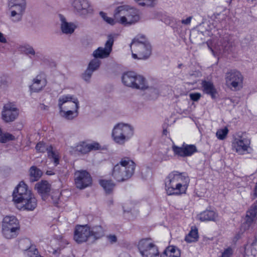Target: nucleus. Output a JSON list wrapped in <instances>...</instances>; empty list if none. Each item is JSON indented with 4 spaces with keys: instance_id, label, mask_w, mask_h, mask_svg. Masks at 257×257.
Masks as SVG:
<instances>
[{
    "instance_id": "nucleus-1",
    "label": "nucleus",
    "mask_w": 257,
    "mask_h": 257,
    "mask_svg": "<svg viewBox=\"0 0 257 257\" xmlns=\"http://www.w3.org/2000/svg\"><path fill=\"white\" fill-rule=\"evenodd\" d=\"M13 200L20 209L34 210L37 206V200L24 181H21L13 193Z\"/></svg>"
},
{
    "instance_id": "nucleus-2",
    "label": "nucleus",
    "mask_w": 257,
    "mask_h": 257,
    "mask_svg": "<svg viewBox=\"0 0 257 257\" xmlns=\"http://www.w3.org/2000/svg\"><path fill=\"white\" fill-rule=\"evenodd\" d=\"M189 178L185 173L173 171L165 180V190L168 195H180L185 193Z\"/></svg>"
},
{
    "instance_id": "nucleus-3",
    "label": "nucleus",
    "mask_w": 257,
    "mask_h": 257,
    "mask_svg": "<svg viewBox=\"0 0 257 257\" xmlns=\"http://www.w3.org/2000/svg\"><path fill=\"white\" fill-rule=\"evenodd\" d=\"M59 114L67 120H72L78 114L79 101L76 97L70 94L60 96L58 100Z\"/></svg>"
},
{
    "instance_id": "nucleus-4",
    "label": "nucleus",
    "mask_w": 257,
    "mask_h": 257,
    "mask_svg": "<svg viewBox=\"0 0 257 257\" xmlns=\"http://www.w3.org/2000/svg\"><path fill=\"white\" fill-rule=\"evenodd\" d=\"M104 231L101 226H95L90 228L89 226L77 225L74 233V239L78 243L87 241L89 239L92 241L103 236Z\"/></svg>"
},
{
    "instance_id": "nucleus-5",
    "label": "nucleus",
    "mask_w": 257,
    "mask_h": 257,
    "mask_svg": "<svg viewBox=\"0 0 257 257\" xmlns=\"http://www.w3.org/2000/svg\"><path fill=\"white\" fill-rule=\"evenodd\" d=\"M114 17L116 21L124 26H130L138 22L140 14L138 10L128 6H120L115 9Z\"/></svg>"
},
{
    "instance_id": "nucleus-6",
    "label": "nucleus",
    "mask_w": 257,
    "mask_h": 257,
    "mask_svg": "<svg viewBox=\"0 0 257 257\" xmlns=\"http://www.w3.org/2000/svg\"><path fill=\"white\" fill-rule=\"evenodd\" d=\"M135 167V163L132 160L123 158L114 166L112 176L118 182L125 181L133 176Z\"/></svg>"
},
{
    "instance_id": "nucleus-7",
    "label": "nucleus",
    "mask_w": 257,
    "mask_h": 257,
    "mask_svg": "<svg viewBox=\"0 0 257 257\" xmlns=\"http://www.w3.org/2000/svg\"><path fill=\"white\" fill-rule=\"evenodd\" d=\"M132 57L135 59H146L151 54V46L144 36H138L131 44Z\"/></svg>"
},
{
    "instance_id": "nucleus-8",
    "label": "nucleus",
    "mask_w": 257,
    "mask_h": 257,
    "mask_svg": "<svg viewBox=\"0 0 257 257\" xmlns=\"http://www.w3.org/2000/svg\"><path fill=\"white\" fill-rule=\"evenodd\" d=\"M134 135L133 127L128 124L118 123L112 131L113 140L119 145L124 144Z\"/></svg>"
},
{
    "instance_id": "nucleus-9",
    "label": "nucleus",
    "mask_w": 257,
    "mask_h": 257,
    "mask_svg": "<svg viewBox=\"0 0 257 257\" xmlns=\"http://www.w3.org/2000/svg\"><path fill=\"white\" fill-rule=\"evenodd\" d=\"M8 7L10 18L15 23L22 20L27 8L26 0H8Z\"/></svg>"
},
{
    "instance_id": "nucleus-10",
    "label": "nucleus",
    "mask_w": 257,
    "mask_h": 257,
    "mask_svg": "<svg viewBox=\"0 0 257 257\" xmlns=\"http://www.w3.org/2000/svg\"><path fill=\"white\" fill-rule=\"evenodd\" d=\"M226 85L231 90L237 91L243 87V76L236 69L229 70L225 75Z\"/></svg>"
},
{
    "instance_id": "nucleus-11",
    "label": "nucleus",
    "mask_w": 257,
    "mask_h": 257,
    "mask_svg": "<svg viewBox=\"0 0 257 257\" xmlns=\"http://www.w3.org/2000/svg\"><path fill=\"white\" fill-rule=\"evenodd\" d=\"M138 247L142 257H160L158 247L152 241L150 238H144L140 240Z\"/></svg>"
},
{
    "instance_id": "nucleus-12",
    "label": "nucleus",
    "mask_w": 257,
    "mask_h": 257,
    "mask_svg": "<svg viewBox=\"0 0 257 257\" xmlns=\"http://www.w3.org/2000/svg\"><path fill=\"white\" fill-rule=\"evenodd\" d=\"M71 6L74 12L81 17L93 14V6L89 0H71Z\"/></svg>"
},
{
    "instance_id": "nucleus-13",
    "label": "nucleus",
    "mask_w": 257,
    "mask_h": 257,
    "mask_svg": "<svg viewBox=\"0 0 257 257\" xmlns=\"http://www.w3.org/2000/svg\"><path fill=\"white\" fill-rule=\"evenodd\" d=\"M74 182L77 188L83 189L91 184L92 178L85 170L76 171L74 173Z\"/></svg>"
},
{
    "instance_id": "nucleus-14",
    "label": "nucleus",
    "mask_w": 257,
    "mask_h": 257,
    "mask_svg": "<svg viewBox=\"0 0 257 257\" xmlns=\"http://www.w3.org/2000/svg\"><path fill=\"white\" fill-rule=\"evenodd\" d=\"M114 38L112 35H108L104 48L100 47L94 50L92 56L95 58L103 59L108 57L112 51Z\"/></svg>"
},
{
    "instance_id": "nucleus-15",
    "label": "nucleus",
    "mask_w": 257,
    "mask_h": 257,
    "mask_svg": "<svg viewBox=\"0 0 257 257\" xmlns=\"http://www.w3.org/2000/svg\"><path fill=\"white\" fill-rule=\"evenodd\" d=\"M19 115V109L12 103L6 104L2 113L3 119L6 122L14 121Z\"/></svg>"
},
{
    "instance_id": "nucleus-16",
    "label": "nucleus",
    "mask_w": 257,
    "mask_h": 257,
    "mask_svg": "<svg viewBox=\"0 0 257 257\" xmlns=\"http://www.w3.org/2000/svg\"><path fill=\"white\" fill-rule=\"evenodd\" d=\"M37 152L40 153L47 152L48 156L50 159H53L55 166L59 163V157L57 153L53 151L52 146L47 145L43 142H39L36 146Z\"/></svg>"
},
{
    "instance_id": "nucleus-17",
    "label": "nucleus",
    "mask_w": 257,
    "mask_h": 257,
    "mask_svg": "<svg viewBox=\"0 0 257 257\" xmlns=\"http://www.w3.org/2000/svg\"><path fill=\"white\" fill-rule=\"evenodd\" d=\"M172 150L175 155L183 157L191 156L197 151L195 145L186 144H183L181 147L174 145Z\"/></svg>"
},
{
    "instance_id": "nucleus-18",
    "label": "nucleus",
    "mask_w": 257,
    "mask_h": 257,
    "mask_svg": "<svg viewBox=\"0 0 257 257\" xmlns=\"http://www.w3.org/2000/svg\"><path fill=\"white\" fill-rule=\"evenodd\" d=\"M250 143V142L248 139L239 137L234 139L232 143V147L236 152L241 154L247 150Z\"/></svg>"
},
{
    "instance_id": "nucleus-19",
    "label": "nucleus",
    "mask_w": 257,
    "mask_h": 257,
    "mask_svg": "<svg viewBox=\"0 0 257 257\" xmlns=\"http://www.w3.org/2000/svg\"><path fill=\"white\" fill-rule=\"evenodd\" d=\"M35 188L43 200L46 199L51 191V185L45 180L36 183Z\"/></svg>"
},
{
    "instance_id": "nucleus-20",
    "label": "nucleus",
    "mask_w": 257,
    "mask_h": 257,
    "mask_svg": "<svg viewBox=\"0 0 257 257\" xmlns=\"http://www.w3.org/2000/svg\"><path fill=\"white\" fill-rule=\"evenodd\" d=\"M59 18L62 32L66 35H71L73 33L76 28V25L73 23L67 22L65 18L62 15H59Z\"/></svg>"
},
{
    "instance_id": "nucleus-21",
    "label": "nucleus",
    "mask_w": 257,
    "mask_h": 257,
    "mask_svg": "<svg viewBox=\"0 0 257 257\" xmlns=\"http://www.w3.org/2000/svg\"><path fill=\"white\" fill-rule=\"evenodd\" d=\"M46 80L42 75H37L30 86L31 90L35 92L41 91L46 85Z\"/></svg>"
},
{
    "instance_id": "nucleus-22",
    "label": "nucleus",
    "mask_w": 257,
    "mask_h": 257,
    "mask_svg": "<svg viewBox=\"0 0 257 257\" xmlns=\"http://www.w3.org/2000/svg\"><path fill=\"white\" fill-rule=\"evenodd\" d=\"M202 91L204 93L210 95L212 98L215 97L217 93L213 83L210 81L203 80L201 83Z\"/></svg>"
},
{
    "instance_id": "nucleus-23",
    "label": "nucleus",
    "mask_w": 257,
    "mask_h": 257,
    "mask_svg": "<svg viewBox=\"0 0 257 257\" xmlns=\"http://www.w3.org/2000/svg\"><path fill=\"white\" fill-rule=\"evenodd\" d=\"M198 218L201 221H214L218 218V214L213 210H206L201 212Z\"/></svg>"
},
{
    "instance_id": "nucleus-24",
    "label": "nucleus",
    "mask_w": 257,
    "mask_h": 257,
    "mask_svg": "<svg viewBox=\"0 0 257 257\" xmlns=\"http://www.w3.org/2000/svg\"><path fill=\"white\" fill-rule=\"evenodd\" d=\"M134 81V86H133V88L140 90H146L149 87L147 80L142 75L137 73Z\"/></svg>"
},
{
    "instance_id": "nucleus-25",
    "label": "nucleus",
    "mask_w": 257,
    "mask_h": 257,
    "mask_svg": "<svg viewBox=\"0 0 257 257\" xmlns=\"http://www.w3.org/2000/svg\"><path fill=\"white\" fill-rule=\"evenodd\" d=\"M19 246L21 249L23 250H29V252L32 253L38 252L35 246L32 244L31 240L29 238H26L20 239Z\"/></svg>"
},
{
    "instance_id": "nucleus-26",
    "label": "nucleus",
    "mask_w": 257,
    "mask_h": 257,
    "mask_svg": "<svg viewBox=\"0 0 257 257\" xmlns=\"http://www.w3.org/2000/svg\"><path fill=\"white\" fill-rule=\"evenodd\" d=\"M7 227L20 228L19 222L17 218L14 216L5 217L2 221V227Z\"/></svg>"
},
{
    "instance_id": "nucleus-27",
    "label": "nucleus",
    "mask_w": 257,
    "mask_h": 257,
    "mask_svg": "<svg viewBox=\"0 0 257 257\" xmlns=\"http://www.w3.org/2000/svg\"><path fill=\"white\" fill-rule=\"evenodd\" d=\"M136 74L137 73L134 71H128L123 73L121 77L122 83L125 86L133 88Z\"/></svg>"
},
{
    "instance_id": "nucleus-28",
    "label": "nucleus",
    "mask_w": 257,
    "mask_h": 257,
    "mask_svg": "<svg viewBox=\"0 0 257 257\" xmlns=\"http://www.w3.org/2000/svg\"><path fill=\"white\" fill-rule=\"evenodd\" d=\"M20 228L16 227H2V232L3 235L7 239L15 238L19 234Z\"/></svg>"
},
{
    "instance_id": "nucleus-29",
    "label": "nucleus",
    "mask_w": 257,
    "mask_h": 257,
    "mask_svg": "<svg viewBox=\"0 0 257 257\" xmlns=\"http://www.w3.org/2000/svg\"><path fill=\"white\" fill-rule=\"evenodd\" d=\"M180 250L175 246L167 248L160 257H180Z\"/></svg>"
},
{
    "instance_id": "nucleus-30",
    "label": "nucleus",
    "mask_w": 257,
    "mask_h": 257,
    "mask_svg": "<svg viewBox=\"0 0 257 257\" xmlns=\"http://www.w3.org/2000/svg\"><path fill=\"white\" fill-rule=\"evenodd\" d=\"M221 49L219 48V53H221V50L228 51L231 47H232L233 43L232 37L229 35H225L221 40Z\"/></svg>"
},
{
    "instance_id": "nucleus-31",
    "label": "nucleus",
    "mask_w": 257,
    "mask_h": 257,
    "mask_svg": "<svg viewBox=\"0 0 257 257\" xmlns=\"http://www.w3.org/2000/svg\"><path fill=\"white\" fill-rule=\"evenodd\" d=\"M30 181L35 182L38 180L42 175V172L36 166H32L29 170Z\"/></svg>"
},
{
    "instance_id": "nucleus-32",
    "label": "nucleus",
    "mask_w": 257,
    "mask_h": 257,
    "mask_svg": "<svg viewBox=\"0 0 257 257\" xmlns=\"http://www.w3.org/2000/svg\"><path fill=\"white\" fill-rule=\"evenodd\" d=\"M256 215L249 211H247L245 216V222L242 225V227L244 230L249 229L251 224L255 220Z\"/></svg>"
},
{
    "instance_id": "nucleus-33",
    "label": "nucleus",
    "mask_w": 257,
    "mask_h": 257,
    "mask_svg": "<svg viewBox=\"0 0 257 257\" xmlns=\"http://www.w3.org/2000/svg\"><path fill=\"white\" fill-rule=\"evenodd\" d=\"M20 51L23 53H25L27 55H30V57L31 58V56L35 57H37V53H36L34 48L29 45L25 44L20 47Z\"/></svg>"
},
{
    "instance_id": "nucleus-34",
    "label": "nucleus",
    "mask_w": 257,
    "mask_h": 257,
    "mask_svg": "<svg viewBox=\"0 0 257 257\" xmlns=\"http://www.w3.org/2000/svg\"><path fill=\"white\" fill-rule=\"evenodd\" d=\"M100 184L106 193H110L115 187V184L112 180H102L100 181Z\"/></svg>"
},
{
    "instance_id": "nucleus-35",
    "label": "nucleus",
    "mask_w": 257,
    "mask_h": 257,
    "mask_svg": "<svg viewBox=\"0 0 257 257\" xmlns=\"http://www.w3.org/2000/svg\"><path fill=\"white\" fill-rule=\"evenodd\" d=\"M198 238V230L196 228L191 229L189 233L186 236L185 240L188 243L195 242Z\"/></svg>"
},
{
    "instance_id": "nucleus-36",
    "label": "nucleus",
    "mask_w": 257,
    "mask_h": 257,
    "mask_svg": "<svg viewBox=\"0 0 257 257\" xmlns=\"http://www.w3.org/2000/svg\"><path fill=\"white\" fill-rule=\"evenodd\" d=\"M100 64V60L98 59V58H94V59L91 60L89 62L87 67V69H89L92 72H94L98 69Z\"/></svg>"
},
{
    "instance_id": "nucleus-37",
    "label": "nucleus",
    "mask_w": 257,
    "mask_h": 257,
    "mask_svg": "<svg viewBox=\"0 0 257 257\" xmlns=\"http://www.w3.org/2000/svg\"><path fill=\"white\" fill-rule=\"evenodd\" d=\"M228 133V130L227 127H225L218 130L216 133V136L219 140H223L226 138Z\"/></svg>"
},
{
    "instance_id": "nucleus-38",
    "label": "nucleus",
    "mask_w": 257,
    "mask_h": 257,
    "mask_svg": "<svg viewBox=\"0 0 257 257\" xmlns=\"http://www.w3.org/2000/svg\"><path fill=\"white\" fill-rule=\"evenodd\" d=\"M138 4L143 7H152L155 4L156 0H134Z\"/></svg>"
},
{
    "instance_id": "nucleus-39",
    "label": "nucleus",
    "mask_w": 257,
    "mask_h": 257,
    "mask_svg": "<svg viewBox=\"0 0 257 257\" xmlns=\"http://www.w3.org/2000/svg\"><path fill=\"white\" fill-rule=\"evenodd\" d=\"M14 139L15 137L9 133H3L2 136H0V142L2 143H6Z\"/></svg>"
},
{
    "instance_id": "nucleus-40",
    "label": "nucleus",
    "mask_w": 257,
    "mask_h": 257,
    "mask_svg": "<svg viewBox=\"0 0 257 257\" xmlns=\"http://www.w3.org/2000/svg\"><path fill=\"white\" fill-rule=\"evenodd\" d=\"M100 15L103 18V19L108 24H110L111 25H114L115 23H118L115 18L112 19V18L108 17L106 16V14L104 12H101L100 13Z\"/></svg>"
},
{
    "instance_id": "nucleus-41",
    "label": "nucleus",
    "mask_w": 257,
    "mask_h": 257,
    "mask_svg": "<svg viewBox=\"0 0 257 257\" xmlns=\"http://www.w3.org/2000/svg\"><path fill=\"white\" fill-rule=\"evenodd\" d=\"M77 150L82 154H86L89 152L87 144L83 143L77 146Z\"/></svg>"
},
{
    "instance_id": "nucleus-42",
    "label": "nucleus",
    "mask_w": 257,
    "mask_h": 257,
    "mask_svg": "<svg viewBox=\"0 0 257 257\" xmlns=\"http://www.w3.org/2000/svg\"><path fill=\"white\" fill-rule=\"evenodd\" d=\"M212 18L216 22L222 23L223 21H225L226 16L222 13H216L214 14Z\"/></svg>"
},
{
    "instance_id": "nucleus-43",
    "label": "nucleus",
    "mask_w": 257,
    "mask_h": 257,
    "mask_svg": "<svg viewBox=\"0 0 257 257\" xmlns=\"http://www.w3.org/2000/svg\"><path fill=\"white\" fill-rule=\"evenodd\" d=\"M93 72L87 69L82 74V79L87 82H90V80Z\"/></svg>"
},
{
    "instance_id": "nucleus-44",
    "label": "nucleus",
    "mask_w": 257,
    "mask_h": 257,
    "mask_svg": "<svg viewBox=\"0 0 257 257\" xmlns=\"http://www.w3.org/2000/svg\"><path fill=\"white\" fill-rule=\"evenodd\" d=\"M89 152L91 151H95L100 149L101 146L98 143H92L90 144H87Z\"/></svg>"
},
{
    "instance_id": "nucleus-45",
    "label": "nucleus",
    "mask_w": 257,
    "mask_h": 257,
    "mask_svg": "<svg viewBox=\"0 0 257 257\" xmlns=\"http://www.w3.org/2000/svg\"><path fill=\"white\" fill-rule=\"evenodd\" d=\"M201 94L200 93H192L189 94L190 99L194 101H198L201 97Z\"/></svg>"
},
{
    "instance_id": "nucleus-46",
    "label": "nucleus",
    "mask_w": 257,
    "mask_h": 257,
    "mask_svg": "<svg viewBox=\"0 0 257 257\" xmlns=\"http://www.w3.org/2000/svg\"><path fill=\"white\" fill-rule=\"evenodd\" d=\"M248 211L257 215V200L251 206Z\"/></svg>"
},
{
    "instance_id": "nucleus-47",
    "label": "nucleus",
    "mask_w": 257,
    "mask_h": 257,
    "mask_svg": "<svg viewBox=\"0 0 257 257\" xmlns=\"http://www.w3.org/2000/svg\"><path fill=\"white\" fill-rule=\"evenodd\" d=\"M231 254L232 249L230 248H228L224 251L220 257H230Z\"/></svg>"
},
{
    "instance_id": "nucleus-48",
    "label": "nucleus",
    "mask_w": 257,
    "mask_h": 257,
    "mask_svg": "<svg viewBox=\"0 0 257 257\" xmlns=\"http://www.w3.org/2000/svg\"><path fill=\"white\" fill-rule=\"evenodd\" d=\"M8 84V81L5 76L0 77V87L6 86Z\"/></svg>"
},
{
    "instance_id": "nucleus-49",
    "label": "nucleus",
    "mask_w": 257,
    "mask_h": 257,
    "mask_svg": "<svg viewBox=\"0 0 257 257\" xmlns=\"http://www.w3.org/2000/svg\"><path fill=\"white\" fill-rule=\"evenodd\" d=\"M192 19V17L190 16L186 19L182 20L181 23H182V24H183L184 25H188L191 23Z\"/></svg>"
},
{
    "instance_id": "nucleus-50",
    "label": "nucleus",
    "mask_w": 257,
    "mask_h": 257,
    "mask_svg": "<svg viewBox=\"0 0 257 257\" xmlns=\"http://www.w3.org/2000/svg\"><path fill=\"white\" fill-rule=\"evenodd\" d=\"M107 238L111 243H114L117 241V237L115 235H109L107 236Z\"/></svg>"
},
{
    "instance_id": "nucleus-51",
    "label": "nucleus",
    "mask_w": 257,
    "mask_h": 257,
    "mask_svg": "<svg viewBox=\"0 0 257 257\" xmlns=\"http://www.w3.org/2000/svg\"><path fill=\"white\" fill-rule=\"evenodd\" d=\"M0 42L2 43H7V40L4 35L0 32Z\"/></svg>"
},
{
    "instance_id": "nucleus-52",
    "label": "nucleus",
    "mask_w": 257,
    "mask_h": 257,
    "mask_svg": "<svg viewBox=\"0 0 257 257\" xmlns=\"http://www.w3.org/2000/svg\"><path fill=\"white\" fill-rule=\"evenodd\" d=\"M39 108L41 110H47L48 109L49 107L47 105H46L44 104H40L39 105Z\"/></svg>"
},
{
    "instance_id": "nucleus-53",
    "label": "nucleus",
    "mask_w": 257,
    "mask_h": 257,
    "mask_svg": "<svg viewBox=\"0 0 257 257\" xmlns=\"http://www.w3.org/2000/svg\"><path fill=\"white\" fill-rule=\"evenodd\" d=\"M118 257H131V256L127 252H122L119 254Z\"/></svg>"
},
{
    "instance_id": "nucleus-54",
    "label": "nucleus",
    "mask_w": 257,
    "mask_h": 257,
    "mask_svg": "<svg viewBox=\"0 0 257 257\" xmlns=\"http://www.w3.org/2000/svg\"><path fill=\"white\" fill-rule=\"evenodd\" d=\"M208 48L210 49V50L211 51L212 54L215 55V51L213 49H212V48L211 47H210V45H209V42H207L206 43Z\"/></svg>"
},
{
    "instance_id": "nucleus-55",
    "label": "nucleus",
    "mask_w": 257,
    "mask_h": 257,
    "mask_svg": "<svg viewBox=\"0 0 257 257\" xmlns=\"http://www.w3.org/2000/svg\"><path fill=\"white\" fill-rule=\"evenodd\" d=\"M46 174L48 175H54L55 173L53 171L50 170V171H47L46 172Z\"/></svg>"
},
{
    "instance_id": "nucleus-56",
    "label": "nucleus",
    "mask_w": 257,
    "mask_h": 257,
    "mask_svg": "<svg viewBox=\"0 0 257 257\" xmlns=\"http://www.w3.org/2000/svg\"><path fill=\"white\" fill-rule=\"evenodd\" d=\"M254 194L256 197L257 196V182L255 185L254 189Z\"/></svg>"
},
{
    "instance_id": "nucleus-57",
    "label": "nucleus",
    "mask_w": 257,
    "mask_h": 257,
    "mask_svg": "<svg viewBox=\"0 0 257 257\" xmlns=\"http://www.w3.org/2000/svg\"><path fill=\"white\" fill-rule=\"evenodd\" d=\"M3 134V132L2 129L0 128V136H2V134Z\"/></svg>"
},
{
    "instance_id": "nucleus-58",
    "label": "nucleus",
    "mask_w": 257,
    "mask_h": 257,
    "mask_svg": "<svg viewBox=\"0 0 257 257\" xmlns=\"http://www.w3.org/2000/svg\"><path fill=\"white\" fill-rule=\"evenodd\" d=\"M248 2H253L254 0H247Z\"/></svg>"
}]
</instances>
